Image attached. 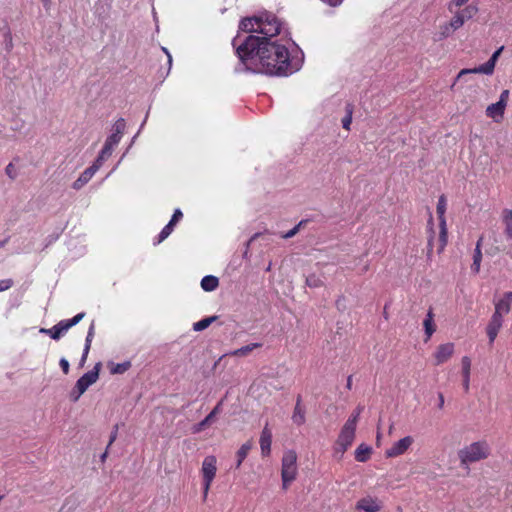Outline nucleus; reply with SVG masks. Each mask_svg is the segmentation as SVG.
Returning <instances> with one entry per match:
<instances>
[{
	"label": "nucleus",
	"instance_id": "1",
	"mask_svg": "<svg viewBox=\"0 0 512 512\" xmlns=\"http://www.w3.org/2000/svg\"><path fill=\"white\" fill-rule=\"evenodd\" d=\"M239 29L249 35L243 43L236 47L239 62L235 67L237 73H262L270 76H288L299 70L297 61L290 58L286 46L272 41L271 38L280 34L281 21L270 12L241 20Z\"/></svg>",
	"mask_w": 512,
	"mask_h": 512
},
{
	"label": "nucleus",
	"instance_id": "2",
	"mask_svg": "<svg viewBox=\"0 0 512 512\" xmlns=\"http://www.w3.org/2000/svg\"><path fill=\"white\" fill-rule=\"evenodd\" d=\"M491 452L490 446L487 441L480 440L473 442L458 452V457L461 466H468L470 463H475L485 460L489 457Z\"/></svg>",
	"mask_w": 512,
	"mask_h": 512
},
{
	"label": "nucleus",
	"instance_id": "3",
	"mask_svg": "<svg viewBox=\"0 0 512 512\" xmlns=\"http://www.w3.org/2000/svg\"><path fill=\"white\" fill-rule=\"evenodd\" d=\"M126 128V122L123 118H119L112 126V134L107 137L105 144L98 155V159L104 163L113 152L114 147L120 142Z\"/></svg>",
	"mask_w": 512,
	"mask_h": 512
},
{
	"label": "nucleus",
	"instance_id": "4",
	"mask_svg": "<svg viewBox=\"0 0 512 512\" xmlns=\"http://www.w3.org/2000/svg\"><path fill=\"white\" fill-rule=\"evenodd\" d=\"M297 477V455L293 450H288L283 454L281 478L282 487L287 489L291 482Z\"/></svg>",
	"mask_w": 512,
	"mask_h": 512
},
{
	"label": "nucleus",
	"instance_id": "5",
	"mask_svg": "<svg viewBox=\"0 0 512 512\" xmlns=\"http://www.w3.org/2000/svg\"><path fill=\"white\" fill-rule=\"evenodd\" d=\"M356 432V425L352 421H346L338 436L335 453L342 456L345 451L352 445Z\"/></svg>",
	"mask_w": 512,
	"mask_h": 512
},
{
	"label": "nucleus",
	"instance_id": "6",
	"mask_svg": "<svg viewBox=\"0 0 512 512\" xmlns=\"http://www.w3.org/2000/svg\"><path fill=\"white\" fill-rule=\"evenodd\" d=\"M85 316L84 312L78 313L71 319L61 320L56 325H54L52 328L46 329L42 328L40 329V333H44L49 335L52 339L58 340L60 337L66 333L71 327L78 324Z\"/></svg>",
	"mask_w": 512,
	"mask_h": 512
},
{
	"label": "nucleus",
	"instance_id": "7",
	"mask_svg": "<svg viewBox=\"0 0 512 512\" xmlns=\"http://www.w3.org/2000/svg\"><path fill=\"white\" fill-rule=\"evenodd\" d=\"M447 207V201L444 195H441L438 199L437 203V214L439 218V247H438V253H441L448 241V232H447V226H446V219H445V212Z\"/></svg>",
	"mask_w": 512,
	"mask_h": 512
},
{
	"label": "nucleus",
	"instance_id": "8",
	"mask_svg": "<svg viewBox=\"0 0 512 512\" xmlns=\"http://www.w3.org/2000/svg\"><path fill=\"white\" fill-rule=\"evenodd\" d=\"M217 460L216 457L213 455H209L204 458L202 462V476H203V486H204V493L203 497L206 499L208 495V491L210 489L211 483L213 482V479L215 478L216 471H217Z\"/></svg>",
	"mask_w": 512,
	"mask_h": 512
},
{
	"label": "nucleus",
	"instance_id": "9",
	"mask_svg": "<svg viewBox=\"0 0 512 512\" xmlns=\"http://www.w3.org/2000/svg\"><path fill=\"white\" fill-rule=\"evenodd\" d=\"M508 98L509 90H503L500 94L499 100L486 108V115L492 118L495 122H500L503 118Z\"/></svg>",
	"mask_w": 512,
	"mask_h": 512
},
{
	"label": "nucleus",
	"instance_id": "10",
	"mask_svg": "<svg viewBox=\"0 0 512 512\" xmlns=\"http://www.w3.org/2000/svg\"><path fill=\"white\" fill-rule=\"evenodd\" d=\"M103 165V162L100 161L98 158L94 161V163L86 168L80 176L73 182L72 187L75 190L81 189L85 184H87L91 178L94 176V174L100 169V167Z\"/></svg>",
	"mask_w": 512,
	"mask_h": 512
},
{
	"label": "nucleus",
	"instance_id": "11",
	"mask_svg": "<svg viewBox=\"0 0 512 512\" xmlns=\"http://www.w3.org/2000/svg\"><path fill=\"white\" fill-rule=\"evenodd\" d=\"M100 364H97L95 368L91 371L86 372L82 375L76 382L75 388L80 390V393H84L92 384H94L99 377L98 367Z\"/></svg>",
	"mask_w": 512,
	"mask_h": 512
},
{
	"label": "nucleus",
	"instance_id": "12",
	"mask_svg": "<svg viewBox=\"0 0 512 512\" xmlns=\"http://www.w3.org/2000/svg\"><path fill=\"white\" fill-rule=\"evenodd\" d=\"M413 438L406 436L393 444V446L386 450L385 455L388 458H393L404 454L412 445Z\"/></svg>",
	"mask_w": 512,
	"mask_h": 512
},
{
	"label": "nucleus",
	"instance_id": "13",
	"mask_svg": "<svg viewBox=\"0 0 512 512\" xmlns=\"http://www.w3.org/2000/svg\"><path fill=\"white\" fill-rule=\"evenodd\" d=\"M454 349V344L450 342L439 345L434 353L435 364L440 365L448 361L453 355Z\"/></svg>",
	"mask_w": 512,
	"mask_h": 512
},
{
	"label": "nucleus",
	"instance_id": "14",
	"mask_svg": "<svg viewBox=\"0 0 512 512\" xmlns=\"http://www.w3.org/2000/svg\"><path fill=\"white\" fill-rule=\"evenodd\" d=\"M512 307V291L504 292L503 295L494 300V310L507 315L510 313Z\"/></svg>",
	"mask_w": 512,
	"mask_h": 512
},
{
	"label": "nucleus",
	"instance_id": "15",
	"mask_svg": "<svg viewBox=\"0 0 512 512\" xmlns=\"http://www.w3.org/2000/svg\"><path fill=\"white\" fill-rule=\"evenodd\" d=\"M222 403H223V401H220L213 408V410L201 422H199L198 424L194 425L192 427V432L193 433H200L201 431H203L205 429L206 426L211 424L212 421L214 420L215 416L221 412V410H222Z\"/></svg>",
	"mask_w": 512,
	"mask_h": 512
},
{
	"label": "nucleus",
	"instance_id": "16",
	"mask_svg": "<svg viewBox=\"0 0 512 512\" xmlns=\"http://www.w3.org/2000/svg\"><path fill=\"white\" fill-rule=\"evenodd\" d=\"M260 449L263 457H266L271 452V443H272V432L269 429L268 425H266L260 435Z\"/></svg>",
	"mask_w": 512,
	"mask_h": 512
},
{
	"label": "nucleus",
	"instance_id": "17",
	"mask_svg": "<svg viewBox=\"0 0 512 512\" xmlns=\"http://www.w3.org/2000/svg\"><path fill=\"white\" fill-rule=\"evenodd\" d=\"M381 502L372 497H365L358 501L357 509L364 512H378L381 509Z\"/></svg>",
	"mask_w": 512,
	"mask_h": 512
},
{
	"label": "nucleus",
	"instance_id": "18",
	"mask_svg": "<svg viewBox=\"0 0 512 512\" xmlns=\"http://www.w3.org/2000/svg\"><path fill=\"white\" fill-rule=\"evenodd\" d=\"M502 222L504 225V234L506 236V239L510 242H512V210L511 209H504L502 211Z\"/></svg>",
	"mask_w": 512,
	"mask_h": 512
},
{
	"label": "nucleus",
	"instance_id": "19",
	"mask_svg": "<svg viewBox=\"0 0 512 512\" xmlns=\"http://www.w3.org/2000/svg\"><path fill=\"white\" fill-rule=\"evenodd\" d=\"M462 365V376H463V388L467 392L470 384V371H471V360L468 356H464L461 359Z\"/></svg>",
	"mask_w": 512,
	"mask_h": 512
},
{
	"label": "nucleus",
	"instance_id": "20",
	"mask_svg": "<svg viewBox=\"0 0 512 512\" xmlns=\"http://www.w3.org/2000/svg\"><path fill=\"white\" fill-rule=\"evenodd\" d=\"M305 409L301 405V397L298 396L296 405L294 407L293 415H292V421L298 425L301 426L305 423Z\"/></svg>",
	"mask_w": 512,
	"mask_h": 512
},
{
	"label": "nucleus",
	"instance_id": "21",
	"mask_svg": "<svg viewBox=\"0 0 512 512\" xmlns=\"http://www.w3.org/2000/svg\"><path fill=\"white\" fill-rule=\"evenodd\" d=\"M219 286V280L216 276L206 275L201 280V288L206 292H212Z\"/></svg>",
	"mask_w": 512,
	"mask_h": 512
},
{
	"label": "nucleus",
	"instance_id": "22",
	"mask_svg": "<svg viewBox=\"0 0 512 512\" xmlns=\"http://www.w3.org/2000/svg\"><path fill=\"white\" fill-rule=\"evenodd\" d=\"M423 326L425 330V334L427 336V339H430V337L433 335V333L436 330L435 324H434V314L432 309H429L426 318L423 321Z\"/></svg>",
	"mask_w": 512,
	"mask_h": 512
},
{
	"label": "nucleus",
	"instance_id": "23",
	"mask_svg": "<svg viewBox=\"0 0 512 512\" xmlns=\"http://www.w3.org/2000/svg\"><path fill=\"white\" fill-rule=\"evenodd\" d=\"M502 326L503 325L500 324L499 322H496L495 320L490 319V321H489V323H488V325L486 327V333H487V336L489 338V342L491 344L495 341V339H496L500 329L502 328Z\"/></svg>",
	"mask_w": 512,
	"mask_h": 512
},
{
	"label": "nucleus",
	"instance_id": "24",
	"mask_svg": "<svg viewBox=\"0 0 512 512\" xmlns=\"http://www.w3.org/2000/svg\"><path fill=\"white\" fill-rule=\"evenodd\" d=\"M252 446H253V443L251 440H249L241 445V447L239 448V450L236 453V457H237L236 468H239L241 466L242 462L247 457L249 451L252 449Z\"/></svg>",
	"mask_w": 512,
	"mask_h": 512
},
{
	"label": "nucleus",
	"instance_id": "25",
	"mask_svg": "<svg viewBox=\"0 0 512 512\" xmlns=\"http://www.w3.org/2000/svg\"><path fill=\"white\" fill-rule=\"evenodd\" d=\"M261 346H262L261 343H251V344L243 346V347H241L239 349L233 350V351L225 354V356H227V355H230V356H246L250 352H252L254 349L260 348Z\"/></svg>",
	"mask_w": 512,
	"mask_h": 512
},
{
	"label": "nucleus",
	"instance_id": "26",
	"mask_svg": "<svg viewBox=\"0 0 512 512\" xmlns=\"http://www.w3.org/2000/svg\"><path fill=\"white\" fill-rule=\"evenodd\" d=\"M371 448L364 444H360L355 450V459L358 462H366L369 459Z\"/></svg>",
	"mask_w": 512,
	"mask_h": 512
},
{
	"label": "nucleus",
	"instance_id": "27",
	"mask_svg": "<svg viewBox=\"0 0 512 512\" xmlns=\"http://www.w3.org/2000/svg\"><path fill=\"white\" fill-rule=\"evenodd\" d=\"M217 318H218L217 316H210V317L203 318L200 321L195 322L193 324V330L197 331V332L203 331L206 328H208L213 322H215L217 320Z\"/></svg>",
	"mask_w": 512,
	"mask_h": 512
},
{
	"label": "nucleus",
	"instance_id": "28",
	"mask_svg": "<svg viewBox=\"0 0 512 512\" xmlns=\"http://www.w3.org/2000/svg\"><path fill=\"white\" fill-rule=\"evenodd\" d=\"M484 67H486V64H482L478 67H475V68H472V69H462L458 75H457V79H460L462 76L466 75V74H472V73H480V74H485V75H492V72L490 70L486 71V69L484 70Z\"/></svg>",
	"mask_w": 512,
	"mask_h": 512
},
{
	"label": "nucleus",
	"instance_id": "29",
	"mask_svg": "<svg viewBox=\"0 0 512 512\" xmlns=\"http://www.w3.org/2000/svg\"><path fill=\"white\" fill-rule=\"evenodd\" d=\"M457 12L463 18V20L466 21L473 18L477 14L478 7L476 5H468Z\"/></svg>",
	"mask_w": 512,
	"mask_h": 512
},
{
	"label": "nucleus",
	"instance_id": "30",
	"mask_svg": "<svg viewBox=\"0 0 512 512\" xmlns=\"http://www.w3.org/2000/svg\"><path fill=\"white\" fill-rule=\"evenodd\" d=\"M504 47L501 46L500 48H498L493 54L492 56L490 57V59L485 63L486 64V67H484V70L486 69V71L490 70L492 73L494 72V69H495V65H496V62L500 56V54L502 53Z\"/></svg>",
	"mask_w": 512,
	"mask_h": 512
},
{
	"label": "nucleus",
	"instance_id": "31",
	"mask_svg": "<svg viewBox=\"0 0 512 512\" xmlns=\"http://www.w3.org/2000/svg\"><path fill=\"white\" fill-rule=\"evenodd\" d=\"M481 261H482L481 249H475L474 250V255H473V263H472V266H471V269H472V271L474 273H479L480 266H481Z\"/></svg>",
	"mask_w": 512,
	"mask_h": 512
},
{
	"label": "nucleus",
	"instance_id": "32",
	"mask_svg": "<svg viewBox=\"0 0 512 512\" xmlns=\"http://www.w3.org/2000/svg\"><path fill=\"white\" fill-rule=\"evenodd\" d=\"M352 113H353V106L351 104H347L346 116L342 119V126L345 130H350V125L352 122Z\"/></svg>",
	"mask_w": 512,
	"mask_h": 512
},
{
	"label": "nucleus",
	"instance_id": "33",
	"mask_svg": "<svg viewBox=\"0 0 512 512\" xmlns=\"http://www.w3.org/2000/svg\"><path fill=\"white\" fill-rule=\"evenodd\" d=\"M450 24V27L456 31L458 30L459 28H461L465 21L463 20V18L458 14V12H456L454 14V16L451 18V20L448 22Z\"/></svg>",
	"mask_w": 512,
	"mask_h": 512
},
{
	"label": "nucleus",
	"instance_id": "34",
	"mask_svg": "<svg viewBox=\"0 0 512 512\" xmlns=\"http://www.w3.org/2000/svg\"><path fill=\"white\" fill-rule=\"evenodd\" d=\"M130 366H131V363L129 361L115 364L111 368V373L122 374V373L126 372L130 368Z\"/></svg>",
	"mask_w": 512,
	"mask_h": 512
},
{
	"label": "nucleus",
	"instance_id": "35",
	"mask_svg": "<svg viewBox=\"0 0 512 512\" xmlns=\"http://www.w3.org/2000/svg\"><path fill=\"white\" fill-rule=\"evenodd\" d=\"M173 231L172 223H168L158 235V240L155 244H159L164 241Z\"/></svg>",
	"mask_w": 512,
	"mask_h": 512
},
{
	"label": "nucleus",
	"instance_id": "36",
	"mask_svg": "<svg viewBox=\"0 0 512 512\" xmlns=\"http://www.w3.org/2000/svg\"><path fill=\"white\" fill-rule=\"evenodd\" d=\"M454 30L450 27L449 23H445L440 26L439 37L437 40H442L449 37Z\"/></svg>",
	"mask_w": 512,
	"mask_h": 512
},
{
	"label": "nucleus",
	"instance_id": "37",
	"mask_svg": "<svg viewBox=\"0 0 512 512\" xmlns=\"http://www.w3.org/2000/svg\"><path fill=\"white\" fill-rule=\"evenodd\" d=\"M306 284H307V286H309V287L317 288V287L322 286V281H321V280H320V278H319V277H317L316 275H309V276L306 278Z\"/></svg>",
	"mask_w": 512,
	"mask_h": 512
},
{
	"label": "nucleus",
	"instance_id": "38",
	"mask_svg": "<svg viewBox=\"0 0 512 512\" xmlns=\"http://www.w3.org/2000/svg\"><path fill=\"white\" fill-rule=\"evenodd\" d=\"M5 49L10 52L13 49V38L10 29H7L4 33Z\"/></svg>",
	"mask_w": 512,
	"mask_h": 512
},
{
	"label": "nucleus",
	"instance_id": "39",
	"mask_svg": "<svg viewBox=\"0 0 512 512\" xmlns=\"http://www.w3.org/2000/svg\"><path fill=\"white\" fill-rule=\"evenodd\" d=\"M94 334H95V324H94V322H92L88 329L87 336L85 339V347H89V348L91 347V342L93 340Z\"/></svg>",
	"mask_w": 512,
	"mask_h": 512
},
{
	"label": "nucleus",
	"instance_id": "40",
	"mask_svg": "<svg viewBox=\"0 0 512 512\" xmlns=\"http://www.w3.org/2000/svg\"><path fill=\"white\" fill-rule=\"evenodd\" d=\"M364 407L363 406H358L354 411L353 413L351 414V416L347 419V421H352L353 420V424L357 426V422L359 420V417H360V414L361 412L363 411Z\"/></svg>",
	"mask_w": 512,
	"mask_h": 512
},
{
	"label": "nucleus",
	"instance_id": "41",
	"mask_svg": "<svg viewBox=\"0 0 512 512\" xmlns=\"http://www.w3.org/2000/svg\"><path fill=\"white\" fill-rule=\"evenodd\" d=\"M302 221L299 222L295 227H293L292 229H290L289 231H287L285 234L282 235V238L284 239H289V238H292L294 237L298 231H299V228L300 226L302 225Z\"/></svg>",
	"mask_w": 512,
	"mask_h": 512
},
{
	"label": "nucleus",
	"instance_id": "42",
	"mask_svg": "<svg viewBox=\"0 0 512 512\" xmlns=\"http://www.w3.org/2000/svg\"><path fill=\"white\" fill-rule=\"evenodd\" d=\"M469 0H452L449 4H448V10L450 12H452L453 10V7H457V8H460L462 7L464 4H466Z\"/></svg>",
	"mask_w": 512,
	"mask_h": 512
},
{
	"label": "nucleus",
	"instance_id": "43",
	"mask_svg": "<svg viewBox=\"0 0 512 512\" xmlns=\"http://www.w3.org/2000/svg\"><path fill=\"white\" fill-rule=\"evenodd\" d=\"M183 217V214L180 209H176L172 215L171 220L169 223H172V227L175 226V224Z\"/></svg>",
	"mask_w": 512,
	"mask_h": 512
},
{
	"label": "nucleus",
	"instance_id": "44",
	"mask_svg": "<svg viewBox=\"0 0 512 512\" xmlns=\"http://www.w3.org/2000/svg\"><path fill=\"white\" fill-rule=\"evenodd\" d=\"M504 314L502 313H499L497 311L494 310L492 316H491V319L495 320L496 322H499L500 324L503 325V322H504Z\"/></svg>",
	"mask_w": 512,
	"mask_h": 512
},
{
	"label": "nucleus",
	"instance_id": "45",
	"mask_svg": "<svg viewBox=\"0 0 512 512\" xmlns=\"http://www.w3.org/2000/svg\"><path fill=\"white\" fill-rule=\"evenodd\" d=\"M6 174L11 178V179H14L16 177V174H15V171H14V166L12 163H9L7 166H6Z\"/></svg>",
	"mask_w": 512,
	"mask_h": 512
},
{
	"label": "nucleus",
	"instance_id": "46",
	"mask_svg": "<svg viewBox=\"0 0 512 512\" xmlns=\"http://www.w3.org/2000/svg\"><path fill=\"white\" fill-rule=\"evenodd\" d=\"M433 240H434V231L432 230V227H430V235L428 238V255L432 252Z\"/></svg>",
	"mask_w": 512,
	"mask_h": 512
},
{
	"label": "nucleus",
	"instance_id": "47",
	"mask_svg": "<svg viewBox=\"0 0 512 512\" xmlns=\"http://www.w3.org/2000/svg\"><path fill=\"white\" fill-rule=\"evenodd\" d=\"M59 364L63 372L67 374L69 372V362L65 358H61Z\"/></svg>",
	"mask_w": 512,
	"mask_h": 512
},
{
	"label": "nucleus",
	"instance_id": "48",
	"mask_svg": "<svg viewBox=\"0 0 512 512\" xmlns=\"http://www.w3.org/2000/svg\"><path fill=\"white\" fill-rule=\"evenodd\" d=\"M12 286L11 280H2L0 281V291H4L9 289Z\"/></svg>",
	"mask_w": 512,
	"mask_h": 512
},
{
	"label": "nucleus",
	"instance_id": "49",
	"mask_svg": "<svg viewBox=\"0 0 512 512\" xmlns=\"http://www.w3.org/2000/svg\"><path fill=\"white\" fill-rule=\"evenodd\" d=\"M83 393H80V390H77L75 387L74 389L71 391L70 393V397H71V400L73 401H77L80 396L82 395Z\"/></svg>",
	"mask_w": 512,
	"mask_h": 512
},
{
	"label": "nucleus",
	"instance_id": "50",
	"mask_svg": "<svg viewBox=\"0 0 512 512\" xmlns=\"http://www.w3.org/2000/svg\"><path fill=\"white\" fill-rule=\"evenodd\" d=\"M117 431H118V426L116 425L114 427V430L111 432V435H110V440H109V443H108V447H110L112 445V443L116 440L117 438Z\"/></svg>",
	"mask_w": 512,
	"mask_h": 512
},
{
	"label": "nucleus",
	"instance_id": "51",
	"mask_svg": "<svg viewBox=\"0 0 512 512\" xmlns=\"http://www.w3.org/2000/svg\"><path fill=\"white\" fill-rule=\"evenodd\" d=\"M323 1L333 7L339 6L343 2V0H323Z\"/></svg>",
	"mask_w": 512,
	"mask_h": 512
},
{
	"label": "nucleus",
	"instance_id": "52",
	"mask_svg": "<svg viewBox=\"0 0 512 512\" xmlns=\"http://www.w3.org/2000/svg\"><path fill=\"white\" fill-rule=\"evenodd\" d=\"M89 350H90L89 347H85L84 346L83 354H82V357H81V364L85 363V361L87 359V356H88V353H89Z\"/></svg>",
	"mask_w": 512,
	"mask_h": 512
},
{
	"label": "nucleus",
	"instance_id": "53",
	"mask_svg": "<svg viewBox=\"0 0 512 512\" xmlns=\"http://www.w3.org/2000/svg\"><path fill=\"white\" fill-rule=\"evenodd\" d=\"M108 449H109V447L107 446V448H106V450L104 451V453H102V454H101V456H100V460H101V462H105V460H106V458H107V456H108Z\"/></svg>",
	"mask_w": 512,
	"mask_h": 512
},
{
	"label": "nucleus",
	"instance_id": "54",
	"mask_svg": "<svg viewBox=\"0 0 512 512\" xmlns=\"http://www.w3.org/2000/svg\"><path fill=\"white\" fill-rule=\"evenodd\" d=\"M444 405V396L442 394H439V408H442Z\"/></svg>",
	"mask_w": 512,
	"mask_h": 512
},
{
	"label": "nucleus",
	"instance_id": "55",
	"mask_svg": "<svg viewBox=\"0 0 512 512\" xmlns=\"http://www.w3.org/2000/svg\"><path fill=\"white\" fill-rule=\"evenodd\" d=\"M162 50L164 51V53H166V54H167V56H168V62H169V64L171 65V62H172V57H171V55L169 54L168 50H167L165 47H163V48H162Z\"/></svg>",
	"mask_w": 512,
	"mask_h": 512
},
{
	"label": "nucleus",
	"instance_id": "56",
	"mask_svg": "<svg viewBox=\"0 0 512 512\" xmlns=\"http://www.w3.org/2000/svg\"><path fill=\"white\" fill-rule=\"evenodd\" d=\"M346 387H347L348 389H351V387H352V376H349V377L347 378Z\"/></svg>",
	"mask_w": 512,
	"mask_h": 512
},
{
	"label": "nucleus",
	"instance_id": "57",
	"mask_svg": "<svg viewBox=\"0 0 512 512\" xmlns=\"http://www.w3.org/2000/svg\"><path fill=\"white\" fill-rule=\"evenodd\" d=\"M482 240H483V237H480L476 243L475 249H481Z\"/></svg>",
	"mask_w": 512,
	"mask_h": 512
},
{
	"label": "nucleus",
	"instance_id": "58",
	"mask_svg": "<svg viewBox=\"0 0 512 512\" xmlns=\"http://www.w3.org/2000/svg\"><path fill=\"white\" fill-rule=\"evenodd\" d=\"M258 236H259V233H255V234L250 238V240L248 241V245H249L252 241H254Z\"/></svg>",
	"mask_w": 512,
	"mask_h": 512
},
{
	"label": "nucleus",
	"instance_id": "59",
	"mask_svg": "<svg viewBox=\"0 0 512 512\" xmlns=\"http://www.w3.org/2000/svg\"><path fill=\"white\" fill-rule=\"evenodd\" d=\"M44 6L47 7L50 4V0H43Z\"/></svg>",
	"mask_w": 512,
	"mask_h": 512
},
{
	"label": "nucleus",
	"instance_id": "60",
	"mask_svg": "<svg viewBox=\"0 0 512 512\" xmlns=\"http://www.w3.org/2000/svg\"><path fill=\"white\" fill-rule=\"evenodd\" d=\"M7 240H0V248H2L6 244Z\"/></svg>",
	"mask_w": 512,
	"mask_h": 512
},
{
	"label": "nucleus",
	"instance_id": "61",
	"mask_svg": "<svg viewBox=\"0 0 512 512\" xmlns=\"http://www.w3.org/2000/svg\"><path fill=\"white\" fill-rule=\"evenodd\" d=\"M432 223H433V219H432V217H430V219H429V221H428V225H429V226H432Z\"/></svg>",
	"mask_w": 512,
	"mask_h": 512
}]
</instances>
